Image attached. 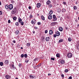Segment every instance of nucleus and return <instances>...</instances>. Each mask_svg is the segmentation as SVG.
Instances as JSON below:
<instances>
[{
  "instance_id": "37998d69",
  "label": "nucleus",
  "mask_w": 79,
  "mask_h": 79,
  "mask_svg": "<svg viewBox=\"0 0 79 79\" xmlns=\"http://www.w3.org/2000/svg\"><path fill=\"white\" fill-rule=\"evenodd\" d=\"M56 36H57V35H56H56L55 34L54 35H53L54 37H55V38L56 37Z\"/></svg>"
},
{
  "instance_id": "79ce46f5",
  "label": "nucleus",
  "mask_w": 79,
  "mask_h": 79,
  "mask_svg": "<svg viewBox=\"0 0 79 79\" xmlns=\"http://www.w3.org/2000/svg\"><path fill=\"white\" fill-rule=\"evenodd\" d=\"M65 29L66 30H67V31L69 30V29L68 28V27H65Z\"/></svg>"
},
{
  "instance_id": "a211bd4d",
  "label": "nucleus",
  "mask_w": 79,
  "mask_h": 79,
  "mask_svg": "<svg viewBox=\"0 0 79 79\" xmlns=\"http://www.w3.org/2000/svg\"><path fill=\"white\" fill-rule=\"evenodd\" d=\"M4 63H5V64H8V63H9V62H8V60H6Z\"/></svg>"
},
{
  "instance_id": "473e14b6",
  "label": "nucleus",
  "mask_w": 79,
  "mask_h": 79,
  "mask_svg": "<svg viewBox=\"0 0 79 79\" xmlns=\"http://www.w3.org/2000/svg\"><path fill=\"white\" fill-rule=\"evenodd\" d=\"M58 11L59 12V13H60V12H61V10L60 9V8H59L58 10Z\"/></svg>"
},
{
  "instance_id": "0e129e2a",
  "label": "nucleus",
  "mask_w": 79,
  "mask_h": 79,
  "mask_svg": "<svg viewBox=\"0 0 79 79\" xmlns=\"http://www.w3.org/2000/svg\"><path fill=\"white\" fill-rule=\"evenodd\" d=\"M11 66H12V67H14V65H13V64H12Z\"/></svg>"
},
{
  "instance_id": "6e6552de",
  "label": "nucleus",
  "mask_w": 79,
  "mask_h": 79,
  "mask_svg": "<svg viewBox=\"0 0 79 79\" xmlns=\"http://www.w3.org/2000/svg\"><path fill=\"white\" fill-rule=\"evenodd\" d=\"M56 34L57 35V36H60V33L58 31H56Z\"/></svg>"
},
{
  "instance_id": "e2e57ef3",
  "label": "nucleus",
  "mask_w": 79,
  "mask_h": 79,
  "mask_svg": "<svg viewBox=\"0 0 79 79\" xmlns=\"http://www.w3.org/2000/svg\"><path fill=\"white\" fill-rule=\"evenodd\" d=\"M51 74L50 73H48V76H50V75H51Z\"/></svg>"
},
{
  "instance_id": "9b49d317",
  "label": "nucleus",
  "mask_w": 79,
  "mask_h": 79,
  "mask_svg": "<svg viewBox=\"0 0 79 79\" xmlns=\"http://www.w3.org/2000/svg\"><path fill=\"white\" fill-rule=\"evenodd\" d=\"M5 8L6 9L8 10L9 8V5H6L5 6Z\"/></svg>"
},
{
  "instance_id": "7ed1b4c3",
  "label": "nucleus",
  "mask_w": 79,
  "mask_h": 79,
  "mask_svg": "<svg viewBox=\"0 0 79 79\" xmlns=\"http://www.w3.org/2000/svg\"><path fill=\"white\" fill-rule=\"evenodd\" d=\"M58 24V23L56 22H52L51 23V25L52 26H54Z\"/></svg>"
},
{
  "instance_id": "dca6fc26",
  "label": "nucleus",
  "mask_w": 79,
  "mask_h": 79,
  "mask_svg": "<svg viewBox=\"0 0 79 79\" xmlns=\"http://www.w3.org/2000/svg\"><path fill=\"white\" fill-rule=\"evenodd\" d=\"M53 31L52 30H50L49 31V34L50 35H52V34H53Z\"/></svg>"
},
{
  "instance_id": "f704fd0d",
  "label": "nucleus",
  "mask_w": 79,
  "mask_h": 79,
  "mask_svg": "<svg viewBox=\"0 0 79 79\" xmlns=\"http://www.w3.org/2000/svg\"><path fill=\"white\" fill-rule=\"evenodd\" d=\"M27 47H29L30 46V45H31V44H30V43H27Z\"/></svg>"
},
{
  "instance_id": "20e7f679",
  "label": "nucleus",
  "mask_w": 79,
  "mask_h": 79,
  "mask_svg": "<svg viewBox=\"0 0 79 79\" xmlns=\"http://www.w3.org/2000/svg\"><path fill=\"white\" fill-rule=\"evenodd\" d=\"M67 56L68 58H71L73 56V54L71 53H68L67 54Z\"/></svg>"
},
{
  "instance_id": "f03ea898",
  "label": "nucleus",
  "mask_w": 79,
  "mask_h": 79,
  "mask_svg": "<svg viewBox=\"0 0 79 79\" xmlns=\"http://www.w3.org/2000/svg\"><path fill=\"white\" fill-rule=\"evenodd\" d=\"M16 12V8H15L12 10V14H15Z\"/></svg>"
},
{
  "instance_id": "13d9d810",
  "label": "nucleus",
  "mask_w": 79,
  "mask_h": 79,
  "mask_svg": "<svg viewBox=\"0 0 79 79\" xmlns=\"http://www.w3.org/2000/svg\"><path fill=\"white\" fill-rule=\"evenodd\" d=\"M75 22L76 23H77V19H75Z\"/></svg>"
},
{
  "instance_id": "ddd939ff",
  "label": "nucleus",
  "mask_w": 79,
  "mask_h": 79,
  "mask_svg": "<svg viewBox=\"0 0 79 79\" xmlns=\"http://www.w3.org/2000/svg\"><path fill=\"white\" fill-rule=\"evenodd\" d=\"M64 60H62L60 61V63L61 64H64Z\"/></svg>"
},
{
  "instance_id": "a18cd8bd",
  "label": "nucleus",
  "mask_w": 79,
  "mask_h": 79,
  "mask_svg": "<svg viewBox=\"0 0 79 79\" xmlns=\"http://www.w3.org/2000/svg\"><path fill=\"white\" fill-rule=\"evenodd\" d=\"M32 17H33V16H32V15H31L30 16V19H31V18H32Z\"/></svg>"
},
{
  "instance_id": "338daca9",
  "label": "nucleus",
  "mask_w": 79,
  "mask_h": 79,
  "mask_svg": "<svg viewBox=\"0 0 79 79\" xmlns=\"http://www.w3.org/2000/svg\"><path fill=\"white\" fill-rule=\"evenodd\" d=\"M75 4H76V5H77V2H75Z\"/></svg>"
},
{
  "instance_id": "a878e982",
  "label": "nucleus",
  "mask_w": 79,
  "mask_h": 79,
  "mask_svg": "<svg viewBox=\"0 0 79 79\" xmlns=\"http://www.w3.org/2000/svg\"><path fill=\"white\" fill-rule=\"evenodd\" d=\"M15 25L17 26H18L19 25V22H17L15 23Z\"/></svg>"
},
{
  "instance_id": "f257e3e1",
  "label": "nucleus",
  "mask_w": 79,
  "mask_h": 79,
  "mask_svg": "<svg viewBox=\"0 0 79 79\" xmlns=\"http://www.w3.org/2000/svg\"><path fill=\"white\" fill-rule=\"evenodd\" d=\"M52 18L53 21H56L57 20V17H56V15H53Z\"/></svg>"
},
{
  "instance_id": "423d86ee",
  "label": "nucleus",
  "mask_w": 79,
  "mask_h": 79,
  "mask_svg": "<svg viewBox=\"0 0 79 79\" xmlns=\"http://www.w3.org/2000/svg\"><path fill=\"white\" fill-rule=\"evenodd\" d=\"M36 5V7H37V8H40V7L41 6V4L39 3L37 4Z\"/></svg>"
},
{
  "instance_id": "49530a36",
  "label": "nucleus",
  "mask_w": 79,
  "mask_h": 79,
  "mask_svg": "<svg viewBox=\"0 0 79 79\" xmlns=\"http://www.w3.org/2000/svg\"><path fill=\"white\" fill-rule=\"evenodd\" d=\"M36 66L37 68H39V67H40V64H39V65H37Z\"/></svg>"
},
{
  "instance_id": "cd10ccee",
  "label": "nucleus",
  "mask_w": 79,
  "mask_h": 79,
  "mask_svg": "<svg viewBox=\"0 0 79 79\" xmlns=\"http://www.w3.org/2000/svg\"><path fill=\"white\" fill-rule=\"evenodd\" d=\"M34 61H37L38 62V58H35L34 60Z\"/></svg>"
},
{
  "instance_id": "680f3d73",
  "label": "nucleus",
  "mask_w": 79,
  "mask_h": 79,
  "mask_svg": "<svg viewBox=\"0 0 79 79\" xmlns=\"http://www.w3.org/2000/svg\"><path fill=\"white\" fill-rule=\"evenodd\" d=\"M32 32L33 34H35V31H33Z\"/></svg>"
},
{
  "instance_id": "4d7b16f0",
  "label": "nucleus",
  "mask_w": 79,
  "mask_h": 79,
  "mask_svg": "<svg viewBox=\"0 0 79 79\" xmlns=\"http://www.w3.org/2000/svg\"><path fill=\"white\" fill-rule=\"evenodd\" d=\"M49 6H50V8H52V4H50Z\"/></svg>"
},
{
  "instance_id": "1a4fd4ad",
  "label": "nucleus",
  "mask_w": 79,
  "mask_h": 79,
  "mask_svg": "<svg viewBox=\"0 0 79 79\" xmlns=\"http://www.w3.org/2000/svg\"><path fill=\"white\" fill-rule=\"evenodd\" d=\"M50 40V37H47L46 38V42H48Z\"/></svg>"
},
{
  "instance_id": "c9c22d12",
  "label": "nucleus",
  "mask_w": 79,
  "mask_h": 79,
  "mask_svg": "<svg viewBox=\"0 0 79 79\" xmlns=\"http://www.w3.org/2000/svg\"><path fill=\"white\" fill-rule=\"evenodd\" d=\"M20 23L21 26H23L24 25V22L23 21L21 22Z\"/></svg>"
},
{
  "instance_id": "a19ab883",
  "label": "nucleus",
  "mask_w": 79,
  "mask_h": 79,
  "mask_svg": "<svg viewBox=\"0 0 79 79\" xmlns=\"http://www.w3.org/2000/svg\"><path fill=\"white\" fill-rule=\"evenodd\" d=\"M2 14H3V12H2V11H0V15H2Z\"/></svg>"
},
{
  "instance_id": "5fc2aeb1",
  "label": "nucleus",
  "mask_w": 79,
  "mask_h": 79,
  "mask_svg": "<svg viewBox=\"0 0 79 79\" xmlns=\"http://www.w3.org/2000/svg\"><path fill=\"white\" fill-rule=\"evenodd\" d=\"M61 77H64V74H62L61 75Z\"/></svg>"
},
{
  "instance_id": "f3484780",
  "label": "nucleus",
  "mask_w": 79,
  "mask_h": 79,
  "mask_svg": "<svg viewBox=\"0 0 79 79\" xmlns=\"http://www.w3.org/2000/svg\"><path fill=\"white\" fill-rule=\"evenodd\" d=\"M41 19H42V20H43V21H44L45 20V17H44V16L43 15H41Z\"/></svg>"
},
{
  "instance_id": "c756f323",
  "label": "nucleus",
  "mask_w": 79,
  "mask_h": 79,
  "mask_svg": "<svg viewBox=\"0 0 79 79\" xmlns=\"http://www.w3.org/2000/svg\"><path fill=\"white\" fill-rule=\"evenodd\" d=\"M36 65V64H33V67H34V69H35V68H36V67H35V66Z\"/></svg>"
},
{
  "instance_id": "4be33fe9",
  "label": "nucleus",
  "mask_w": 79,
  "mask_h": 79,
  "mask_svg": "<svg viewBox=\"0 0 79 79\" xmlns=\"http://www.w3.org/2000/svg\"><path fill=\"white\" fill-rule=\"evenodd\" d=\"M59 31H61V32H62L63 31V28L62 27H60L59 28Z\"/></svg>"
},
{
  "instance_id": "393cba45",
  "label": "nucleus",
  "mask_w": 79,
  "mask_h": 79,
  "mask_svg": "<svg viewBox=\"0 0 79 79\" xmlns=\"http://www.w3.org/2000/svg\"><path fill=\"white\" fill-rule=\"evenodd\" d=\"M63 42V39H60L59 41V43H60L61 42Z\"/></svg>"
},
{
  "instance_id": "603ef678",
  "label": "nucleus",
  "mask_w": 79,
  "mask_h": 79,
  "mask_svg": "<svg viewBox=\"0 0 79 79\" xmlns=\"http://www.w3.org/2000/svg\"><path fill=\"white\" fill-rule=\"evenodd\" d=\"M11 21H10V20H9L8 21V23H10Z\"/></svg>"
},
{
  "instance_id": "4c0bfd02",
  "label": "nucleus",
  "mask_w": 79,
  "mask_h": 79,
  "mask_svg": "<svg viewBox=\"0 0 79 79\" xmlns=\"http://www.w3.org/2000/svg\"><path fill=\"white\" fill-rule=\"evenodd\" d=\"M64 72L65 73H68V69H66L65 70Z\"/></svg>"
},
{
  "instance_id": "412c9836",
  "label": "nucleus",
  "mask_w": 79,
  "mask_h": 79,
  "mask_svg": "<svg viewBox=\"0 0 79 79\" xmlns=\"http://www.w3.org/2000/svg\"><path fill=\"white\" fill-rule=\"evenodd\" d=\"M53 13V11L52 10H51L49 12V15H52Z\"/></svg>"
},
{
  "instance_id": "774afa93",
  "label": "nucleus",
  "mask_w": 79,
  "mask_h": 79,
  "mask_svg": "<svg viewBox=\"0 0 79 79\" xmlns=\"http://www.w3.org/2000/svg\"><path fill=\"white\" fill-rule=\"evenodd\" d=\"M37 16H39V14H37Z\"/></svg>"
},
{
  "instance_id": "9d476101",
  "label": "nucleus",
  "mask_w": 79,
  "mask_h": 79,
  "mask_svg": "<svg viewBox=\"0 0 79 79\" xmlns=\"http://www.w3.org/2000/svg\"><path fill=\"white\" fill-rule=\"evenodd\" d=\"M15 33L16 35H18V34H19V31L18 30H17L15 31Z\"/></svg>"
},
{
  "instance_id": "bb28decb",
  "label": "nucleus",
  "mask_w": 79,
  "mask_h": 79,
  "mask_svg": "<svg viewBox=\"0 0 79 79\" xmlns=\"http://www.w3.org/2000/svg\"><path fill=\"white\" fill-rule=\"evenodd\" d=\"M29 77H30V78H31V79H33L34 78V77H33V76H32V75H30Z\"/></svg>"
},
{
  "instance_id": "6e6d98bb",
  "label": "nucleus",
  "mask_w": 79,
  "mask_h": 79,
  "mask_svg": "<svg viewBox=\"0 0 79 79\" xmlns=\"http://www.w3.org/2000/svg\"><path fill=\"white\" fill-rule=\"evenodd\" d=\"M68 79H72V77H69L68 78Z\"/></svg>"
},
{
  "instance_id": "09e8293b",
  "label": "nucleus",
  "mask_w": 79,
  "mask_h": 79,
  "mask_svg": "<svg viewBox=\"0 0 79 79\" xmlns=\"http://www.w3.org/2000/svg\"><path fill=\"white\" fill-rule=\"evenodd\" d=\"M48 32V31L47 30H45V34H47V33Z\"/></svg>"
},
{
  "instance_id": "39448f33",
  "label": "nucleus",
  "mask_w": 79,
  "mask_h": 79,
  "mask_svg": "<svg viewBox=\"0 0 79 79\" xmlns=\"http://www.w3.org/2000/svg\"><path fill=\"white\" fill-rule=\"evenodd\" d=\"M9 8L10 10H12L13 8V6L12 4H10L9 5Z\"/></svg>"
},
{
  "instance_id": "c03bdc74",
  "label": "nucleus",
  "mask_w": 79,
  "mask_h": 79,
  "mask_svg": "<svg viewBox=\"0 0 79 79\" xmlns=\"http://www.w3.org/2000/svg\"><path fill=\"white\" fill-rule=\"evenodd\" d=\"M38 25H40L41 24V23L40 22H38L37 23Z\"/></svg>"
},
{
  "instance_id": "c85d7f7f",
  "label": "nucleus",
  "mask_w": 79,
  "mask_h": 79,
  "mask_svg": "<svg viewBox=\"0 0 79 79\" xmlns=\"http://www.w3.org/2000/svg\"><path fill=\"white\" fill-rule=\"evenodd\" d=\"M13 19H14V21H16V20L17 19V17H14L13 18Z\"/></svg>"
},
{
  "instance_id": "e433bc0d",
  "label": "nucleus",
  "mask_w": 79,
  "mask_h": 79,
  "mask_svg": "<svg viewBox=\"0 0 79 79\" xmlns=\"http://www.w3.org/2000/svg\"><path fill=\"white\" fill-rule=\"evenodd\" d=\"M24 56L25 58H27V54H25L24 55Z\"/></svg>"
},
{
  "instance_id": "3c124183",
  "label": "nucleus",
  "mask_w": 79,
  "mask_h": 79,
  "mask_svg": "<svg viewBox=\"0 0 79 79\" xmlns=\"http://www.w3.org/2000/svg\"><path fill=\"white\" fill-rule=\"evenodd\" d=\"M12 42L15 44V43H16V41L15 40H13Z\"/></svg>"
},
{
  "instance_id": "b1692460",
  "label": "nucleus",
  "mask_w": 79,
  "mask_h": 79,
  "mask_svg": "<svg viewBox=\"0 0 79 79\" xmlns=\"http://www.w3.org/2000/svg\"><path fill=\"white\" fill-rule=\"evenodd\" d=\"M73 9L74 10H77V6H74L73 7Z\"/></svg>"
},
{
  "instance_id": "052dcab7",
  "label": "nucleus",
  "mask_w": 79,
  "mask_h": 79,
  "mask_svg": "<svg viewBox=\"0 0 79 79\" xmlns=\"http://www.w3.org/2000/svg\"><path fill=\"white\" fill-rule=\"evenodd\" d=\"M28 8H29V9H31V7L30 6H29Z\"/></svg>"
},
{
  "instance_id": "bf43d9fd",
  "label": "nucleus",
  "mask_w": 79,
  "mask_h": 79,
  "mask_svg": "<svg viewBox=\"0 0 79 79\" xmlns=\"http://www.w3.org/2000/svg\"><path fill=\"white\" fill-rule=\"evenodd\" d=\"M34 29H37V27H34Z\"/></svg>"
},
{
  "instance_id": "f8f14e48",
  "label": "nucleus",
  "mask_w": 79,
  "mask_h": 79,
  "mask_svg": "<svg viewBox=\"0 0 79 79\" xmlns=\"http://www.w3.org/2000/svg\"><path fill=\"white\" fill-rule=\"evenodd\" d=\"M46 3L47 5H48L50 3H51V2L50 1L48 0L46 2Z\"/></svg>"
},
{
  "instance_id": "69168bd1",
  "label": "nucleus",
  "mask_w": 79,
  "mask_h": 79,
  "mask_svg": "<svg viewBox=\"0 0 79 79\" xmlns=\"http://www.w3.org/2000/svg\"><path fill=\"white\" fill-rule=\"evenodd\" d=\"M20 48L22 49H23V47H21Z\"/></svg>"
},
{
  "instance_id": "4468645a",
  "label": "nucleus",
  "mask_w": 79,
  "mask_h": 79,
  "mask_svg": "<svg viewBox=\"0 0 79 79\" xmlns=\"http://www.w3.org/2000/svg\"><path fill=\"white\" fill-rule=\"evenodd\" d=\"M5 77L6 79H10V76L9 75H7Z\"/></svg>"
},
{
  "instance_id": "72a5a7b5",
  "label": "nucleus",
  "mask_w": 79,
  "mask_h": 79,
  "mask_svg": "<svg viewBox=\"0 0 79 79\" xmlns=\"http://www.w3.org/2000/svg\"><path fill=\"white\" fill-rule=\"evenodd\" d=\"M62 12L64 13L66 11V10L65 9H63L62 10Z\"/></svg>"
},
{
  "instance_id": "7c9ffc66",
  "label": "nucleus",
  "mask_w": 79,
  "mask_h": 79,
  "mask_svg": "<svg viewBox=\"0 0 79 79\" xmlns=\"http://www.w3.org/2000/svg\"><path fill=\"white\" fill-rule=\"evenodd\" d=\"M25 62L26 63H27L29 62V60L27 59H26L25 60Z\"/></svg>"
},
{
  "instance_id": "ea45409f",
  "label": "nucleus",
  "mask_w": 79,
  "mask_h": 79,
  "mask_svg": "<svg viewBox=\"0 0 79 79\" xmlns=\"http://www.w3.org/2000/svg\"><path fill=\"white\" fill-rule=\"evenodd\" d=\"M21 58H23L24 57V54H22L21 55Z\"/></svg>"
},
{
  "instance_id": "2eb2a0df",
  "label": "nucleus",
  "mask_w": 79,
  "mask_h": 79,
  "mask_svg": "<svg viewBox=\"0 0 79 79\" xmlns=\"http://www.w3.org/2000/svg\"><path fill=\"white\" fill-rule=\"evenodd\" d=\"M48 19H52V15H50L48 16Z\"/></svg>"
},
{
  "instance_id": "de8ad7c7",
  "label": "nucleus",
  "mask_w": 79,
  "mask_h": 79,
  "mask_svg": "<svg viewBox=\"0 0 79 79\" xmlns=\"http://www.w3.org/2000/svg\"><path fill=\"white\" fill-rule=\"evenodd\" d=\"M51 60H55V58H51Z\"/></svg>"
},
{
  "instance_id": "aec40b11",
  "label": "nucleus",
  "mask_w": 79,
  "mask_h": 79,
  "mask_svg": "<svg viewBox=\"0 0 79 79\" xmlns=\"http://www.w3.org/2000/svg\"><path fill=\"white\" fill-rule=\"evenodd\" d=\"M18 20H19V22L20 23H21V22H22V19H21L20 18H19L18 19Z\"/></svg>"
},
{
  "instance_id": "6ab92c4d",
  "label": "nucleus",
  "mask_w": 79,
  "mask_h": 79,
  "mask_svg": "<svg viewBox=\"0 0 79 79\" xmlns=\"http://www.w3.org/2000/svg\"><path fill=\"white\" fill-rule=\"evenodd\" d=\"M56 56L57 58H60V54L59 53H57L56 54Z\"/></svg>"
},
{
  "instance_id": "864d4df0",
  "label": "nucleus",
  "mask_w": 79,
  "mask_h": 79,
  "mask_svg": "<svg viewBox=\"0 0 79 79\" xmlns=\"http://www.w3.org/2000/svg\"><path fill=\"white\" fill-rule=\"evenodd\" d=\"M44 39H45V38L44 37H43L42 38V40H44Z\"/></svg>"
},
{
  "instance_id": "5701e85b",
  "label": "nucleus",
  "mask_w": 79,
  "mask_h": 79,
  "mask_svg": "<svg viewBox=\"0 0 79 79\" xmlns=\"http://www.w3.org/2000/svg\"><path fill=\"white\" fill-rule=\"evenodd\" d=\"M68 40L69 42H71V40H72V39L71 37H69L68 39Z\"/></svg>"
},
{
  "instance_id": "2f4dec72",
  "label": "nucleus",
  "mask_w": 79,
  "mask_h": 79,
  "mask_svg": "<svg viewBox=\"0 0 79 79\" xmlns=\"http://www.w3.org/2000/svg\"><path fill=\"white\" fill-rule=\"evenodd\" d=\"M0 65L1 66H2L3 65V62H1L0 63Z\"/></svg>"
},
{
  "instance_id": "0eeeda50",
  "label": "nucleus",
  "mask_w": 79,
  "mask_h": 79,
  "mask_svg": "<svg viewBox=\"0 0 79 79\" xmlns=\"http://www.w3.org/2000/svg\"><path fill=\"white\" fill-rule=\"evenodd\" d=\"M31 23L33 24H34L35 23V22H36V20L35 19H33L32 20H31Z\"/></svg>"
},
{
  "instance_id": "8fccbe9b",
  "label": "nucleus",
  "mask_w": 79,
  "mask_h": 79,
  "mask_svg": "<svg viewBox=\"0 0 79 79\" xmlns=\"http://www.w3.org/2000/svg\"><path fill=\"white\" fill-rule=\"evenodd\" d=\"M21 63H19V67H21Z\"/></svg>"
},
{
  "instance_id": "58836bf2",
  "label": "nucleus",
  "mask_w": 79,
  "mask_h": 79,
  "mask_svg": "<svg viewBox=\"0 0 79 79\" xmlns=\"http://www.w3.org/2000/svg\"><path fill=\"white\" fill-rule=\"evenodd\" d=\"M63 5H66V2H63Z\"/></svg>"
}]
</instances>
